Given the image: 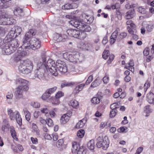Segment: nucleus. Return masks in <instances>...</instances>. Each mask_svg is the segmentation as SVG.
Here are the masks:
<instances>
[{
	"mask_svg": "<svg viewBox=\"0 0 154 154\" xmlns=\"http://www.w3.org/2000/svg\"><path fill=\"white\" fill-rule=\"evenodd\" d=\"M69 119L70 116L66 114H64L61 117L60 122L62 124H65L69 121Z\"/></svg>",
	"mask_w": 154,
	"mask_h": 154,
	"instance_id": "17",
	"label": "nucleus"
},
{
	"mask_svg": "<svg viewBox=\"0 0 154 154\" xmlns=\"http://www.w3.org/2000/svg\"><path fill=\"white\" fill-rule=\"evenodd\" d=\"M9 128L12 137L14 139L17 140H18V138L17 137L16 133L14 127L13 126H11Z\"/></svg>",
	"mask_w": 154,
	"mask_h": 154,
	"instance_id": "25",
	"label": "nucleus"
},
{
	"mask_svg": "<svg viewBox=\"0 0 154 154\" xmlns=\"http://www.w3.org/2000/svg\"><path fill=\"white\" fill-rule=\"evenodd\" d=\"M32 128L34 132H35L36 133H38V128L36 124L32 123Z\"/></svg>",
	"mask_w": 154,
	"mask_h": 154,
	"instance_id": "59",
	"label": "nucleus"
},
{
	"mask_svg": "<svg viewBox=\"0 0 154 154\" xmlns=\"http://www.w3.org/2000/svg\"><path fill=\"white\" fill-rule=\"evenodd\" d=\"M100 85V83L98 82L97 79H96L91 84V87L93 88H95L97 87Z\"/></svg>",
	"mask_w": 154,
	"mask_h": 154,
	"instance_id": "49",
	"label": "nucleus"
},
{
	"mask_svg": "<svg viewBox=\"0 0 154 154\" xmlns=\"http://www.w3.org/2000/svg\"><path fill=\"white\" fill-rule=\"evenodd\" d=\"M109 141L107 137H105L102 142L103 149L104 150H106L109 146Z\"/></svg>",
	"mask_w": 154,
	"mask_h": 154,
	"instance_id": "14",
	"label": "nucleus"
},
{
	"mask_svg": "<svg viewBox=\"0 0 154 154\" xmlns=\"http://www.w3.org/2000/svg\"><path fill=\"white\" fill-rule=\"evenodd\" d=\"M92 103L94 104H97L100 102V99L97 97H93L91 100Z\"/></svg>",
	"mask_w": 154,
	"mask_h": 154,
	"instance_id": "38",
	"label": "nucleus"
},
{
	"mask_svg": "<svg viewBox=\"0 0 154 154\" xmlns=\"http://www.w3.org/2000/svg\"><path fill=\"white\" fill-rule=\"evenodd\" d=\"M17 111H15L14 112L11 109H9L8 110V114L9 116V118L11 120H14L15 119V117L17 115Z\"/></svg>",
	"mask_w": 154,
	"mask_h": 154,
	"instance_id": "16",
	"label": "nucleus"
},
{
	"mask_svg": "<svg viewBox=\"0 0 154 154\" xmlns=\"http://www.w3.org/2000/svg\"><path fill=\"white\" fill-rule=\"evenodd\" d=\"M17 115L15 117L17 122L18 125L21 126L22 125V119L19 112H17Z\"/></svg>",
	"mask_w": 154,
	"mask_h": 154,
	"instance_id": "31",
	"label": "nucleus"
},
{
	"mask_svg": "<svg viewBox=\"0 0 154 154\" xmlns=\"http://www.w3.org/2000/svg\"><path fill=\"white\" fill-rule=\"evenodd\" d=\"M9 34H10L11 37H16V36L15 35H16V34L15 32L14 28H13L9 32Z\"/></svg>",
	"mask_w": 154,
	"mask_h": 154,
	"instance_id": "63",
	"label": "nucleus"
},
{
	"mask_svg": "<svg viewBox=\"0 0 154 154\" xmlns=\"http://www.w3.org/2000/svg\"><path fill=\"white\" fill-rule=\"evenodd\" d=\"M14 29L16 34L15 35L16 37L20 34L22 30V29L20 27L18 26H15Z\"/></svg>",
	"mask_w": 154,
	"mask_h": 154,
	"instance_id": "35",
	"label": "nucleus"
},
{
	"mask_svg": "<svg viewBox=\"0 0 154 154\" xmlns=\"http://www.w3.org/2000/svg\"><path fill=\"white\" fill-rule=\"evenodd\" d=\"M57 88V87L55 86L53 88H49L47 89L46 91L51 95V94L54 93L56 91Z\"/></svg>",
	"mask_w": 154,
	"mask_h": 154,
	"instance_id": "46",
	"label": "nucleus"
},
{
	"mask_svg": "<svg viewBox=\"0 0 154 154\" xmlns=\"http://www.w3.org/2000/svg\"><path fill=\"white\" fill-rule=\"evenodd\" d=\"M55 64L58 71L61 74H64L67 72V68L65 63L63 61L58 60Z\"/></svg>",
	"mask_w": 154,
	"mask_h": 154,
	"instance_id": "8",
	"label": "nucleus"
},
{
	"mask_svg": "<svg viewBox=\"0 0 154 154\" xmlns=\"http://www.w3.org/2000/svg\"><path fill=\"white\" fill-rule=\"evenodd\" d=\"M72 152H77V154H86V150L85 147L80 146L79 143L75 142L72 145Z\"/></svg>",
	"mask_w": 154,
	"mask_h": 154,
	"instance_id": "7",
	"label": "nucleus"
},
{
	"mask_svg": "<svg viewBox=\"0 0 154 154\" xmlns=\"http://www.w3.org/2000/svg\"><path fill=\"white\" fill-rule=\"evenodd\" d=\"M150 84L148 81H146L144 85V89L145 92H146L147 89L149 87Z\"/></svg>",
	"mask_w": 154,
	"mask_h": 154,
	"instance_id": "54",
	"label": "nucleus"
},
{
	"mask_svg": "<svg viewBox=\"0 0 154 154\" xmlns=\"http://www.w3.org/2000/svg\"><path fill=\"white\" fill-rule=\"evenodd\" d=\"M86 122V119H82L80 120L76 124L75 126L76 128L79 129L82 128L84 126Z\"/></svg>",
	"mask_w": 154,
	"mask_h": 154,
	"instance_id": "22",
	"label": "nucleus"
},
{
	"mask_svg": "<svg viewBox=\"0 0 154 154\" xmlns=\"http://www.w3.org/2000/svg\"><path fill=\"white\" fill-rule=\"evenodd\" d=\"M63 95V93L61 91H59L56 94L55 97L59 99Z\"/></svg>",
	"mask_w": 154,
	"mask_h": 154,
	"instance_id": "55",
	"label": "nucleus"
},
{
	"mask_svg": "<svg viewBox=\"0 0 154 154\" xmlns=\"http://www.w3.org/2000/svg\"><path fill=\"white\" fill-rule=\"evenodd\" d=\"M138 11L141 13L144 14L146 12L145 9L141 7H139L138 8Z\"/></svg>",
	"mask_w": 154,
	"mask_h": 154,
	"instance_id": "64",
	"label": "nucleus"
},
{
	"mask_svg": "<svg viewBox=\"0 0 154 154\" xmlns=\"http://www.w3.org/2000/svg\"><path fill=\"white\" fill-rule=\"evenodd\" d=\"M153 27L154 26L153 24L151 23L147 24L146 26V31L149 32H151L152 31Z\"/></svg>",
	"mask_w": 154,
	"mask_h": 154,
	"instance_id": "36",
	"label": "nucleus"
},
{
	"mask_svg": "<svg viewBox=\"0 0 154 154\" xmlns=\"http://www.w3.org/2000/svg\"><path fill=\"white\" fill-rule=\"evenodd\" d=\"M127 35V34L126 32H122L121 33L118 35L117 38V40L118 42H119L120 41L125 38Z\"/></svg>",
	"mask_w": 154,
	"mask_h": 154,
	"instance_id": "30",
	"label": "nucleus"
},
{
	"mask_svg": "<svg viewBox=\"0 0 154 154\" xmlns=\"http://www.w3.org/2000/svg\"><path fill=\"white\" fill-rule=\"evenodd\" d=\"M81 46L80 47V48L85 50H88L91 49V45L90 44L87 42H82L80 43Z\"/></svg>",
	"mask_w": 154,
	"mask_h": 154,
	"instance_id": "15",
	"label": "nucleus"
},
{
	"mask_svg": "<svg viewBox=\"0 0 154 154\" xmlns=\"http://www.w3.org/2000/svg\"><path fill=\"white\" fill-rule=\"evenodd\" d=\"M23 111L24 114L25 115L26 119L28 121L31 118L30 113L26 108L23 109Z\"/></svg>",
	"mask_w": 154,
	"mask_h": 154,
	"instance_id": "33",
	"label": "nucleus"
},
{
	"mask_svg": "<svg viewBox=\"0 0 154 154\" xmlns=\"http://www.w3.org/2000/svg\"><path fill=\"white\" fill-rule=\"evenodd\" d=\"M119 132H127L128 131V128L126 127H121L117 130Z\"/></svg>",
	"mask_w": 154,
	"mask_h": 154,
	"instance_id": "40",
	"label": "nucleus"
},
{
	"mask_svg": "<svg viewBox=\"0 0 154 154\" xmlns=\"http://www.w3.org/2000/svg\"><path fill=\"white\" fill-rule=\"evenodd\" d=\"M45 69L49 71L53 76H56L58 75V71L56 68L55 61L51 59L48 60L47 63L45 61Z\"/></svg>",
	"mask_w": 154,
	"mask_h": 154,
	"instance_id": "5",
	"label": "nucleus"
},
{
	"mask_svg": "<svg viewBox=\"0 0 154 154\" xmlns=\"http://www.w3.org/2000/svg\"><path fill=\"white\" fill-rule=\"evenodd\" d=\"M9 7V5L7 2H4L3 1H1L0 2V9L3 8H6Z\"/></svg>",
	"mask_w": 154,
	"mask_h": 154,
	"instance_id": "39",
	"label": "nucleus"
},
{
	"mask_svg": "<svg viewBox=\"0 0 154 154\" xmlns=\"http://www.w3.org/2000/svg\"><path fill=\"white\" fill-rule=\"evenodd\" d=\"M118 30L117 29L110 36V38L113 39L114 40L116 41L117 40L118 33Z\"/></svg>",
	"mask_w": 154,
	"mask_h": 154,
	"instance_id": "37",
	"label": "nucleus"
},
{
	"mask_svg": "<svg viewBox=\"0 0 154 154\" xmlns=\"http://www.w3.org/2000/svg\"><path fill=\"white\" fill-rule=\"evenodd\" d=\"M13 94L12 91L8 92L6 96L7 100H10L12 99L13 97Z\"/></svg>",
	"mask_w": 154,
	"mask_h": 154,
	"instance_id": "48",
	"label": "nucleus"
},
{
	"mask_svg": "<svg viewBox=\"0 0 154 154\" xmlns=\"http://www.w3.org/2000/svg\"><path fill=\"white\" fill-rule=\"evenodd\" d=\"M63 140L62 139H60L57 142L56 145L58 147H60L63 144Z\"/></svg>",
	"mask_w": 154,
	"mask_h": 154,
	"instance_id": "53",
	"label": "nucleus"
},
{
	"mask_svg": "<svg viewBox=\"0 0 154 154\" xmlns=\"http://www.w3.org/2000/svg\"><path fill=\"white\" fill-rule=\"evenodd\" d=\"M109 81V78L108 76L106 75L103 78V81L104 83L106 84Z\"/></svg>",
	"mask_w": 154,
	"mask_h": 154,
	"instance_id": "56",
	"label": "nucleus"
},
{
	"mask_svg": "<svg viewBox=\"0 0 154 154\" xmlns=\"http://www.w3.org/2000/svg\"><path fill=\"white\" fill-rule=\"evenodd\" d=\"M33 65L32 61L29 60H21L18 67L19 72L24 74H27L33 70Z\"/></svg>",
	"mask_w": 154,
	"mask_h": 154,
	"instance_id": "3",
	"label": "nucleus"
},
{
	"mask_svg": "<svg viewBox=\"0 0 154 154\" xmlns=\"http://www.w3.org/2000/svg\"><path fill=\"white\" fill-rule=\"evenodd\" d=\"M19 49L15 53L14 57V60L17 62L20 60L22 57L25 56L27 53L26 52L24 51H21Z\"/></svg>",
	"mask_w": 154,
	"mask_h": 154,
	"instance_id": "10",
	"label": "nucleus"
},
{
	"mask_svg": "<svg viewBox=\"0 0 154 154\" xmlns=\"http://www.w3.org/2000/svg\"><path fill=\"white\" fill-rule=\"evenodd\" d=\"M116 113L117 112L116 111V110H112L110 111V117L111 118H113L116 115Z\"/></svg>",
	"mask_w": 154,
	"mask_h": 154,
	"instance_id": "60",
	"label": "nucleus"
},
{
	"mask_svg": "<svg viewBox=\"0 0 154 154\" xmlns=\"http://www.w3.org/2000/svg\"><path fill=\"white\" fill-rule=\"evenodd\" d=\"M144 111L146 113L148 114L151 112L152 110L150 108V106L148 105L144 107Z\"/></svg>",
	"mask_w": 154,
	"mask_h": 154,
	"instance_id": "47",
	"label": "nucleus"
},
{
	"mask_svg": "<svg viewBox=\"0 0 154 154\" xmlns=\"http://www.w3.org/2000/svg\"><path fill=\"white\" fill-rule=\"evenodd\" d=\"M62 55L64 58L74 63H79L82 61L79 54H75L74 53L66 52L62 53Z\"/></svg>",
	"mask_w": 154,
	"mask_h": 154,
	"instance_id": "4",
	"label": "nucleus"
},
{
	"mask_svg": "<svg viewBox=\"0 0 154 154\" xmlns=\"http://www.w3.org/2000/svg\"><path fill=\"white\" fill-rule=\"evenodd\" d=\"M85 131L82 129L79 130L77 134V136L80 138L82 137L84 135Z\"/></svg>",
	"mask_w": 154,
	"mask_h": 154,
	"instance_id": "44",
	"label": "nucleus"
},
{
	"mask_svg": "<svg viewBox=\"0 0 154 154\" xmlns=\"http://www.w3.org/2000/svg\"><path fill=\"white\" fill-rule=\"evenodd\" d=\"M79 34H78V36L76 38L81 40H83L86 37L87 35L85 32L79 30Z\"/></svg>",
	"mask_w": 154,
	"mask_h": 154,
	"instance_id": "28",
	"label": "nucleus"
},
{
	"mask_svg": "<svg viewBox=\"0 0 154 154\" xmlns=\"http://www.w3.org/2000/svg\"><path fill=\"white\" fill-rule=\"evenodd\" d=\"M51 96V94L47 91L44 93L42 96V99L44 100H47Z\"/></svg>",
	"mask_w": 154,
	"mask_h": 154,
	"instance_id": "34",
	"label": "nucleus"
},
{
	"mask_svg": "<svg viewBox=\"0 0 154 154\" xmlns=\"http://www.w3.org/2000/svg\"><path fill=\"white\" fill-rule=\"evenodd\" d=\"M82 26L80 27V29L79 30L83 32H89L91 31V28L90 26L85 24H84L83 23H82Z\"/></svg>",
	"mask_w": 154,
	"mask_h": 154,
	"instance_id": "21",
	"label": "nucleus"
},
{
	"mask_svg": "<svg viewBox=\"0 0 154 154\" xmlns=\"http://www.w3.org/2000/svg\"><path fill=\"white\" fill-rule=\"evenodd\" d=\"M109 53L108 50H105L102 54L103 58L105 60L106 59L109 55Z\"/></svg>",
	"mask_w": 154,
	"mask_h": 154,
	"instance_id": "42",
	"label": "nucleus"
},
{
	"mask_svg": "<svg viewBox=\"0 0 154 154\" xmlns=\"http://www.w3.org/2000/svg\"><path fill=\"white\" fill-rule=\"evenodd\" d=\"M45 61H46V56L45 55H43L42 56V58L37 62V69L34 72L35 76L32 77V79H34L37 77L40 80H44L45 79Z\"/></svg>",
	"mask_w": 154,
	"mask_h": 154,
	"instance_id": "2",
	"label": "nucleus"
},
{
	"mask_svg": "<svg viewBox=\"0 0 154 154\" xmlns=\"http://www.w3.org/2000/svg\"><path fill=\"white\" fill-rule=\"evenodd\" d=\"M147 100L149 103H154V94L150 92L147 95Z\"/></svg>",
	"mask_w": 154,
	"mask_h": 154,
	"instance_id": "20",
	"label": "nucleus"
},
{
	"mask_svg": "<svg viewBox=\"0 0 154 154\" xmlns=\"http://www.w3.org/2000/svg\"><path fill=\"white\" fill-rule=\"evenodd\" d=\"M35 30L30 29L25 35L23 39V46L26 50H28L32 49L35 50L39 48L41 46V42L39 39L32 37L36 34Z\"/></svg>",
	"mask_w": 154,
	"mask_h": 154,
	"instance_id": "1",
	"label": "nucleus"
},
{
	"mask_svg": "<svg viewBox=\"0 0 154 154\" xmlns=\"http://www.w3.org/2000/svg\"><path fill=\"white\" fill-rule=\"evenodd\" d=\"M149 49L148 48H145L143 52L144 55L147 56L149 55Z\"/></svg>",
	"mask_w": 154,
	"mask_h": 154,
	"instance_id": "62",
	"label": "nucleus"
},
{
	"mask_svg": "<svg viewBox=\"0 0 154 154\" xmlns=\"http://www.w3.org/2000/svg\"><path fill=\"white\" fill-rule=\"evenodd\" d=\"M66 32L69 35L75 38L78 36V34H79V30L72 29H68Z\"/></svg>",
	"mask_w": 154,
	"mask_h": 154,
	"instance_id": "12",
	"label": "nucleus"
},
{
	"mask_svg": "<svg viewBox=\"0 0 154 154\" xmlns=\"http://www.w3.org/2000/svg\"><path fill=\"white\" fill-rule=\"evenodd\" d=\"M69 105L75 109H77L79 107V104L78 102L75 100H70Z\"/></svg>",
	"mask_w": 154,
	"mask_h": 154,
	"instance_id": "26",
	"label": "nucleus"
},
{
	"mask_svg": "<svg viewBox=\"0 0 154 154\" xmlns=\"http://www.w3.org/2000/svg\"><path fill=\"white\" fill-rule=\"evenodd\" d=\"M52 104L54 105H58L60 103V101L59 99L56 97L54 98L51 101Z\"/></svg>",
	"mask_w": 154,
	"mask_h": 154,
	"instance_id": "45",
	"label": "nucleus"
},
{
	"mask_svg": "<svg viewBox=\"0 0 154 154\" xmlns=\"http://www.w3.org/2000/svg\"><path fill=\"white\" fill-rule=\"evenodd\" d=\"M71 5L69 3L65 4L62 6V8L63 9H69L72 8Z\"/></svg>",
	"mask_w": 154,
	"mask_h": 154,
	"instance_id": "50",
	"label": "nucleus"
},
{
	"mask_svg": "<svg viewBox=\"0 0 154 154\" xmlns=\"http://www.w3.org/2000/svg\"><path fill=\"white\" fill-rule=\"evenodd\" d=\"M29 89L28 86L19 85L16 88L15 91V97L17 99H20L23 97V91H27Z\"/></svg>",
	"mask_w": 154,
	"mask_h": 154,
	"instance_id": "6",
	"label": "nucleus"
},
{
	"mask_svg": "<svg viewBox=\"0 0 154 154\" xmlns=\"http://www.w3.org/2000/svg\"><path fill=\"white\" fill-rule=\"evenodd\" d=\"M14 14L17 16H22L24 15L23 9L20 8H16L14 11Z\"/></svg>",
	"mask_w": 154,
	"mask_h": 154,
	"instance_id": "19",
	"label": "nucleus"
},
{
	"mask_svg": "<svg viewBox=\"0 0 154 154\" xmlns=\"http://www.w3.org/2000/svg\"><path fill=\"white\" fill-rule=\"evenodd\" d=\"M28 83V81L26 80L23 79L21 78H19L16 80V84H21L22 85L27 86V84Z\"/></svg>",
	"mask_w": 154,
	"mask_h": 154,
	"instance_id": "23",
	"label": "nucleus"
},
{
	"mask_svg": "<svg viewBox=\"0 0 154 154\" xmlns=\"http://www.w3.org/2000/svg\"><path fill=\"white\" fill-rule=\"evenodd\" d=\"M60 42H64L66 41V40L67 39V36L65 35H60Z\"/></svg>",
	"mask_w": 154,
	"mask_h": 154,
	"instance_id": "52",
	"label": "nucleus"
},
{
	"mask_svg": "<svg viewBox=\"0 0 154 154\" xmlns=\"http://www.w3.org/2000/svg\"><path fill=\"white\" fill-rule=\"evenodd\" d=\"M41 111L43 113H45V115L47 116L48 114V109L47 108H44L41 109Z\"/></svg>",
	"mask_w": 154,
	"mask_h": 154,
	"instance_id": "51",
	"label": "nucleus"
},
{
	"mask_svg": "<svg viewBox=\"0 0 154 154\" xmlns=\"http://www.w3.org/2000/svg\"><path fill=\"white\" fill-rule=\"evenodd\" d=\"M93 80V76L92 75H90L86 81L85 84L88 85Z\"/></svg>",
	"mask_w": 154,
	"mask_h": 154,
	"instance_id": "58",
	"label": "nucleus"
},
{
	"mask_svg": "<svg viewBox=\"0 0 154 154\" xmlns=\"http://www.w3.org/2000/svg\"><path fill=\"white\" fill-rule=\"evenodd\" d=\"M119 105L118 103H115L111 105L110 108L112 109L115 110L116 109L119 107Z\"/></svg>",
	"mask_w": 154,
	"mask_h": 154,
	"instance_id": "43",
	"label": "nucleus"
},
{
	"mask_svg": "<svg viewBox=\"0 0 154 154\" xmlns=\"http://www.w3.org/2000/svg\"><path fill=\"white\" fill-rule=\"evenodd\" d=\"M69 24L75 27L80 29V27H81L82 23L81 21H76L74 20H71L69 21Z\"/></svg>",
	"mask_w": 154,
	"mask_h": 154,
	"instance_id": "13",
	"label": "nucleus"
},
{
	"mask_svg": "<svg viewBox=\"0 0 154 154\" xmlns=\"http://www.w3.org/2000/svg\"><path fill=\"white\" fill-rule=\"evenodd\" d=\"M103 140L102 136H99L97 139V143H96L97 146L98 148H100L102 146V142Z\"/></svg>",
	"mask_w": 154,
	"mask_h": 154,
	"instance_id": "29",
	"label": "nucleus"
},
{
	"mask_svg": "<svg viewBox=\"0 0 154 154\" xmlns=\"http://www.w3.org/2000/svg\"><path fill=\"white\" fill-rule=\"evenodd\" d=\"M88 147L90 150H93L94 148V140H90L87 144Z\"/></svg>",
	"mask_w": 154,
	"mask_h": 154,
	"instance_id": "27",
	"label": "nucleus"
},
{
	"mask_svg": "<svg viewBox=\"0 0 154 154\" xmlns=\"http://www.w3.org/2000/svg\"><path fill=\"white\" fill-rule=\"evenodd\" d=\"M31 105L33 107L35 108H38L40 106V104L37 102L32 103Z\"/></svg>",
	"mask_w": 154,
	"mask_h": 154,
	"instance_id": "61",
	"label": "nucleus"
},
{
	"mask_svg": "<svg viewBox=\"0 0 154 154\" xmlns=\"http://www.w3.org/2000/svg\"><path fill=\"white\" fill-rule=\"evenodd\" d=\"M2 51L4 52V54L9 55L14 52L15 51L7 42L2 47Z\"/></svg>",
	"mask_w": 154,
	"mask_h": 154,
	"instance_id": "9",
	"label": "nucleus"
},
{
	"mask_svg": "<svg viewBox=\"0 0 154 154\" xmlns=\"http://www.w3.org/2000/svg\"><path fill=\"white\" fill-rule=\"evenodd\" d=\"M85 85V84H82L77 86L75 89L74 91L76 93H79L82 90Z\"/></svg>",
	"mask_w": 154,
	"mask_h": 154,
	"instance_id": "32",
	"label": "nucleus"
},
{
	"mask_svg": "<svg viewBox=\"0 0 154 154\" xmlns=\"http://www.w3.org/2000/svg\"><path fill=\"white\" fill-rule=\"evenodd\" d=\"M9 45L15 51L19 46V42L16 38H14L8 42Z\"/></svg>",
	"mask_w": 154,
	"mask_h": 154,
	"instance_id": "11",
	"label": "nucleus"
},
{
	"mask_svg": "<svg viewBox=\"0 0 154 154\" xmlns=\"http://www.w3.org/2000/svg\"><path fill=\"white\" fill-rule=\"evenodd\" d=\"M46 124L49 127H52L54 125L53 122L52 120L49 118H48L46 120Z\"/></svg>",
	"mask_w": 154,
	"mask_h": 154,
	"instance_id": "41",
	"label": "nucleus"
},
{
	"mask_svg": "<svg viewBox=\"0 0 154 154\" xmlns=\"http://www.w3.org/2000/svg\"><path fill=\"white\" fill-rule=\"evenodd\" d=\"M60 34H55L54 37L53 39L55 40L58 42H60Z\"/></svg>",
	"mask_w": 154,
	"mask_h": 154,
	"instance_id": "57",
	"label": "nucleus"
},
{
	"mask_svg": "<svg viewBox=\"0 0 154 154\" xmlns=\"http://www.w3.org/2000/svg\"><path fill=\"white\" fill-rule=\"evenodd\" d=\"M9 125L8 121L6 119H4L3 121V124L2 127V130L5 131L6 129L9 128Z\"/></svg>",
	"mask_w": 154,
	"mask_h": 154,
	"instance_id": "24",
	"label": "nucleus"
},
{
	"mask_svg": "<svg viewBox=\"0 0 154 154\" xmlns=\"http://www.w3.org/2000/svg\"><path fill=\"white\" fill-rule=\"evenodd\" d=\"M135 16V13L134 9H133L127 12L125 17L127 19H130L133 18Z\"/></svg>",
	"mask_w": 154,
	"mask_h": 154,
	"instance_id": "18",
	"label": "nucleus"
}]
</instances>
